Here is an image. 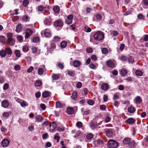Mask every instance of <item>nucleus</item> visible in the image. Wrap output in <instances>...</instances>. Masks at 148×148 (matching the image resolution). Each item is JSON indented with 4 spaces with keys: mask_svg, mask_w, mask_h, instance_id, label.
<instances>
[{
    "mask_svg": "<svg viewBox=\"0 0 148 148\" xmlns=\"http://www.w3.org/2000/svg\"><path fill=\"white\" fill-rule=\"evenodd\" d=\"M6 34L8 38L7 44L13 46L15 44V40L12 38V34L11 33H8Z\"/></svg>",
    "mask_w": 148,
    "mask_h": 148,
    "instance_id": "f257e3e1",
    "label": "nucleus"
},
{
    "mask_svg": "<svg viewBox=\"0 0 148 148\" xmlns=\"http://www.w3.org/2000/svg\"><path fill=\"white\" fill-rule=\"evenodd\" d=\"M108 148H116L118 146V143L116 141L110 140L108 143Z\"/></svg>",
    "mask_w": 148,
    "mask_h": 148,
    "instance_id": "f03ea898",
    "label": "nucleus"
},
{
    "mask_svg": "<svg viewBox=\"0 0 148 148\" xmlns=\"http://www.w3.org/2000/svg\"><path fill=\"white\" fill-rule=\"evenodd\" d=\"M94 37L96 40H101L104 38V35L103 33L98 32L94 34Z\"/></svg>",
    "mask_w": 148,
    "mask_h": 148,
    "instance_id": "7ed1b4c3",
    "label": "nucleus"
},
{
    "mask_svg": "<svg viewBox=\"0 0 148 148\" xmlns=\"http://www.w3.org/2000/svg\"><path fill=\"white\" fill-rule=\"evenodd\" d=\"M63 25L62 21L60 19L56 20L53 23V25L56 27H62Z\"/></svg>",
    "mask_w": 148,
    "mask_h": 148,
    "instance_id": "20e7f679",
    "label": "nucleus"
},
{
    "mask_svg": "<svg viewBox=\"0 0 148 148\" xmlns=\"http://www.w3.org/2000/svg\"><path fill=\"white\" fill-rule=\"evenodd\" d=\"M73 18V16L72 14H70L67 16V18L66 19L65 22L66 23L68 24H70L72 23V20Z\"/></svg>",
    "mask_w": 148,
    "mask_h": 148,
    "instance_id": "39448f33",
    "label": "nucleus"
},
{
    "mask_svg": "<svg viewBox=\"0 0 148 148\" xmlns=\"http://www.w3.org/2000/svg\"><path fill=\"white\" fill-rule=\"evenodd\" d=\"M106 135L108 137H111L113 134L112 130L110 129H106L105 130Z\"/></svg>",
    "mask_w": 148,
    "mask_h": 148,
    "instance_id": "423d86ee",
    "label": "nucleus"
},
{
    "mask_svg": "<svg viewBox=\"0 0 148 148\" xmlns=\"http://www.w3.org/2000/svg\"><path fill=\"white\" fill-rule=\"evenodd\" d=\"M33 33L32 31L30 29H26V35L25 36V38H27Z\"/></svg>",
    "mask_w": 148,
    "mask_h": 148,
    "instance_id": "0eeeda50",
    "label": "nucleus"
},
{
    "mask_svg": "<svg viewBox=\"0 0 148 148\" xmlns=\"http://www.w3.org/2000/svg\"><path fill=\"white\" fill-rule=\"evenodd\" d=\"M10 142L7 139H3L1 142V144L3 147H7L9 144Z\"/></svg>",
    "mask_w": 148,
    "mask_h": 148,
    "instance_id": "6e6552de",
    "label": "nucleus"
},
{
    "mask_svg": "<svg viewBox=\"0 0 148 148\" xmlns=\"http://www.w3.org/2000/svg\"><path fill=\"white\" fill-rule=\"evenodd\" d=\"M106 64L108 67L111 68H113L114 66V63L111 60L107 61Z\"/></svg>",
    "mask_w": 148,
    "mask_h": 148,
    "instance_id": "1a4fd4ad",
    "label": "nucleus"
},
{
    "mask_svg": "<svg viewBox=\"0 0 148 148\" xmlns=\"http://www.w3.org/2000/svg\"><path fill=\"white\" fill-rule=\"evenodd\" d=\"M49 127H52V128H51L49 129L50 131H53L55 128L57 127V125L54 121L50 123Z\"/></svg>",
    "mask_w": 148,
    "mask_h": 148,
    "instance_id": "9d476101",
    "label": "nucleus"
},
{
    "mask_svg": "<svg viewBox=\"0 0 148 148\" xmlns=\"http://www.w3.org/2000/svg\"><path fill=\"white\" fill-rule=\"evenodd\" d=\"M74 111L73 108L72 107H69L67 108L66 112L69 114H73Z\"/></svg>",
    "mask_w": 148,
    "mask_h": 148,
    "instance_id": "9b49d317",
    "label": "nucleus"
},
{
    "mask_svg": "<svg viewBox=\"0 0 148 148\" xmlns=\"http://www.w3.org/2000/svg\"><path fill=\"white\" fill-rule=\"evenodd\" d=\"M51 19L49 17L46 18L44 21V23L45 24L47 25H49L51 24Z\"/></svg>",
    "mask_w": 148,
    "mask_h": 148,
    "instance_id": "f8f14e48",
    "label": "nucleus"
},
{
    "mask_svg": "<svg viewBox=\"0 0 148 148\" xmlns=\"http://www.w3.org/2000/svg\"><path fill=\"white\" fill-rule=\"evenodd\" d=\"M101 88L102 90H107L109 89L108 85L106 83L104 84L101 85Z\"/></svg>",
    "mask_w": 148,
    "mask_h": 148,
    "instance_id": "ddd939ff",
    "label": "nucleus"
},
{
    "mask_svg": "<svg viewBox=\"0 0 148 148\" xmlns=\"http://www.w3.org/2000/svg\"><path fill=\"white\" fill-rule=\"evenodd\" d=\"M22 25L21 24H18L17 26L16 29V31L18 33H19L22 31Z\"/></svg>",
    "mask_w": 148,
    "mask_h": 148,
    "instance_id": "4468645a",
    "label": "nucleus"
},
{
    "mask_svg": "<svg viewBox=\"0 0 148 148\" xmlns=\"http://www.w3.org/2000/svg\"><path fill=\"white\" fill-rule=\"evenodd\" d=\"M81 65V62L78 60H75L73 62V66L74 67H77Z\"/></svg>",
    "mask_w": 148,
    "mask_h": 148,
    "instance_id": "2eb2a0df",
    "label": "nucleus"
},
{
    "mask_svg": "<svg viewBox=\"0 0 148 148\" xmlns=\"http://www.w3.org/2000/svg\"><path fill=\"white\" fill-rule=\"evenodd\" d=\"M44 34L45 36L48 37L50 36L51 33L49 29H45Z\"/></svg>",
    "mask_w": 148,
    "mask_h": 148,
    "instance_id": "dca6fc26",
    "label": "nucleus"
},
{
    "mask_svg": "<svg viewBox=\"0 0 148 148\" xmlns=\"http://www.w3.org/2000/svg\"><path fill=\"white\" fill-rule=\"evenodd\" d=\"M135 103L137 104H139L142 101V100L141 97L139 96L136 97L135 99Z\"/></svg>",
    "mask_w": 148,
    "mask_h": 148,
    "instance_id": "f3484780",
    "label": "nucleus"
},
{
    "mask_svg": "<svg viewBox=\"0 0 148 148\" xmlns=\"http://www.w3.org/2000/svg\"><path fill=\"white\" fill-rule=\"evenodd\" d=\"M134 119L132 118H129L126 120V123L129 124H130L135 123Z\"/></svg>",
    "mask_w": 148,
    "mask_h": 148,
    "instance_id": "a211bd4d",
    "label": "nucleus"
},
{
    "mask_svg": "<svg viewBox=\"0 0 148 148\" xmlns=\"http://www.w3.org/2000/svg\"><path fill=\"white\" fill-rule=\"evenodd\" d=\"M128 112L130 113H133L135 111V108L133 107H129L128 108Z\"/></svg>",
    "mask_w": 148,
    "mask_h": 148,
    "instance_id": "6ab92c4d",
    "label": "nucleus"
},
{
    "mask_svg": "<svg viewBox=\"0 0 148 148\" xmlns=\"http://www.w3.org/2000/svg\"><path fill=\"white\" fill-rule=\"evenodd\" d=\"M2 105L3 107L6 108L8 106L9 103L7 101L4 100L2 102Z\"/></svg>",
    "mask_w": 148,
    "mask_h": 148,
    "instance_id": "aec40b11",
    "label": "nucleus"
},
{
    "mask_svg": "<svg viewBox=\"0 0 148 148\" xmlns=\"http://www.w3.org/2000/svg\"><path fill=\"white\" fill-rule=\"evenodd\" d=\"M81 111L82 113L85 115H88L90 112V111L89 110H85L84 108H82V109Z\"/></svg>",
    "mask_w": 148,
    "mask_h": 148,
    "instance_id": "412c9836",
    "label": "nucleus"
},
{
    "mask_svg": "<svg viewBox=\"0 0 148 148\" xmlns=\"http://www.w3.org/2000/svg\"><path fill=\"white\" fill-rule=\"evenodd\" d=\"M49 95V92L45 91L42 94V96L43 98H45L47 97Z\"/></svg>",
    "mask_w": 148,
    "mask_h": 148,
    "instance_id": "4be33fe9",
    "label": "nucleus"
},
{
    "mask_svg": "<svg viewBox=\"0 0 148 148\" xmlns=\"http://www.w3.org/2000/svg\"><path fill=\"white\" fill-rule=\"evenodd\" d=\"M77 93L75 91L73 92L72 94L71 97L72 99L75 100L77 97Z\"/></svg>",
    "mask_w": 148,
    "mask_h": 148,
    "instance_id": "5701e85b",
    "label": "nucleus"
},
{
    "mask_svg": "<svg viewBox=\"0 0 148 148\" xmlns=\"http://www.w3.org/2000/svg\"><path fill=\"white\" fill-rule=\"evenodd\" d=\"M5 50L6 51V54L7 53L10 55H11L12 54V52L10 48L8 47L6 48H5Z\"/></svg>",
    "mask_w": 148,
    "mask_h": 148,
    "instance_id": "b1692460",
    "label": "nucleus"
},
{
    "mask_svg": "<svg viewBox=\"0 0 148 148\" xmlns=\"http://www.w3.org/2000/svg\"><path fill=\"white\" fill-rule=\"evenodd\" d=\"M130 139L129 138H126L124 139L123 141V143L125 144H129L130 141Z\"/></svg>",
    "mask_w": 148,
    "mask_h": 148,
    "instance_id": "393cba45",
    "label": "nucleus"
},
{
    "mask_svg": "<svg viewBox=\"0 0 148 148\" xmlns=\"http://www.w3.org/2000/svg\"><path fill=\"white\" fill-rule=\"evenodd\" d=\"M6 52L5 50H2L0 51V56L2 57H4L6 55Z\"/></svg>",
    "mask_w": 148,
    "mask_h": 148,
    "instance_id": "a878e982",
    "label": "nucleus"
},
{
    "mask_svg": "<svg viewBox=\"0 0 148 148\" xmlns=\"http://www.w3.org/2000/svg\"><path fill=\"white\" fill-rule=\"evenodd\" d=\"M36 120L38 122H41L43 119V118L40 115L37 116L36 118Z\"/></svg>",
    "mask_w": 148,
    "mask_h": 148,
    "instance_id": "bb28decb",
    "label": "nucleus"
},
{
    "mask_svg": "<svg viewBox=\"0 0 148 148\" xmlns=\"http://www.w3.org/2000/svg\"><path fill=\"white\" fill-rule=\"evenodd\" d=\"M127 71L124 69H122L120 71V74L122 76H124L126 75L127 73Z\"/></svg>",
    "mask_w": 148,
    "mask_h": 148,
    "instance_id": "cd10ccee",
    "label": "nucleus"
},
{
    "mask_svg": "<svg viewBox=\"0 0 148 148\" xmlns=\"http://www.w3.org/2000/svg\"><path fill=\"white\" fill-rule=\"evenodd\" d=\"M53 9L54 12L56 13H58L60 11V8L58 6H54Z\"/></svg>",
    "mask_w": 148,
    "mask_h": 148,
    "instance_id": "c85d7f7f",
    "label": "nucleus"
},
{
    "mask_svg": "<svg viewBox=\"0 0 148 148\" xmlns=\"http://www.w3.org/2000/svg\"><path fill=\"white\" fill-rule=\"evenodd\" d=\"M56 66L61 69H63L64 68V65L63 63L58 62V64H57Z\"/></svg>",
    "mask_w": 148,
    "mask_h": 148,
    "instance_id": "c756f323",
    "label": "nucleus"
},
{
    "mask_svg": "<svg viewBox=\"0 0 148 148\" xmlns=\"http://www.w3.org/2000/svg\"><path fill=\"white\" fill-rule=\"evenodd\" d=\"M20 104L21 106L23 107H24L27 106L28 105V103L25 101H23L22 102H21Z\"/></svg>",
    "mask_w": 148,
    "mask_h": 148,
    "instance_id": "7c9ffc66",
    "label": "nucleus"
},
{
    "mask_svg": "<svg viewBox=\"0 0 148 148\" xmlns=\"http://www.w3.org/2000/svg\"><path fill=\"white\" fill-rule=\"evenodd\" d=\"M65 129L64 127H57L56 130L60 132H63Z\"/></svg>",
    "mask_w": 148,
    "mask_h": 148,
    "instance_id": "2f4dec72",
    "label": "nucleus"
},
{
    "mask_svg": "<svg viewBox=\"0 0 148 148\" xmlns=\"http://www.w3.org/2000/svg\"><path fill=\"white\" fill-rule=\"evenodd\" d=\"M66 42L64 41L62 42L60 44L61 47L63 48L65 47L66 46Z\"/></svg>",
    "mask_w": 148,
    "mask_h": 148,
    "instance_id": "473e14b6",
    "label": "nucleus"
},
{
    "mask_svg": "<svg viewBox=\"0 0 148 148\" xmlns=\"http://www.w3.org/2000/svg\"><path fill=\"white\" fill-rule=\"evenodd\" d=\"M14 53L16 57L19 58L20 56V52L19 50H16L15 51Z\"/></svg>",
    "mask_w": 148,
    "mask_h": 148,
    "instance_id": "72a5a7b5",
    "label": "nucleus"
},
{
    "mask_svg": "<svg viewBox=\"0 0 148 148\" xmlns=\"http://www.w3.org/2000/svg\"><path fill=\"white\" fill-rule=\"evenodd\" d=\"M135 74L137 76H141L143 75V73L140 71L136 70L135 72Z\"/></svg>",
    "mask_w": 148,
    "mask_h": 148,
    "instance_id": "f704fd0d",
    "label": "nucleus"
},
{
    "mask_svg": "<svg viewBox=\"0 0 148 148\" xmlns=\"http://www.w3.org/2000/svg\"><path fill=\"white\" fill-rule=\"evenodd\" d=\"M56 107L57 108H60L62 107V105L60 102L58 101L56 103Z\"/></svg>",
    "mask_w": 148,
    "mask_h": 148,
    "instance_id": "c9c22d12",
    "label": "nucleus"
},
{
    "mask_svg": "<svg viewBox=\"0 0 148 148\" xmlns=\"http://www.w3.org/2000/svg\"><path fill=\"white\" fill-rule=\"evenodd\" d=\"M56 48V46L54 42H51V47L50 49L51 50H53Z\"/></svg>",
    "mask_w": 148,
    "mask_h": 148,
    "instance_id": "e433bc0d",
    "label": "nucleus"
},
{
    "mask_svg": "<svg viewBox=\"0 0 148 148\" xmlns=\"http://www.w3.org/2000/svg\"><path fill=\"white\" fill-rule=\"evenodd\" d=\"M101 52L103 54H106L108 52L107 49L106 48H104L101 50Z\"/></svg>",
    "mask_w": 148,
    "mask_h": 148,
    "instance_id": "4c0bfd02",
    "label": "nucleus"
},
{
    "mask_svg": "<svg viewBox=\"0 0 148 148\" xmlns=\"http://www.w3.org/2000/svg\"><path fill=\"white\" fill-rule=\"evenodd\" d=\"M52 78L53 79L57 80L60 78L59 75L54 74L52 76Z\"/></svg>",
    "mask_w": 148,
    "mask_h": 148,
    "instance_id": "58836bf2",
    "label": "nucleus"
},
{
    "mask_svg": "<svg viewBox=\"0 0 148 148\" xmlns=\"http://www.w3.org/2000/svg\"><path fill=\"white\" fill-rule=\"evenodd\" d=\"M39 38L35 37L33 38L32 41L36 43L39 42Z\"/></svg>",
    "mask_w": 148,
    "mask_h": 148,
    "instance_id": "ea45409f",
    "label": "nucleus"
},
{
    "mask_svg": "<svg viewBox=\"0 0 148 148\" xmlns=\"http://www.w3.org/2000/svg\"><path fill=\"white\" fill-rule=\"evenodd\" d=\"M29 2L28 0H24L23 2V5L25 7H27L29 4Z\"/></svg>",
    "mask_w": 148,
    "mask_h": 148,
    "instance_id": "a19ab883",
    "label": "nucleus"
},
{
    "mask_svg": "<svg viewBox=\"0 0 148 148\" xmlns=\"http://www.w3.org/2000/svg\"><path fill=\"white\" fill-rule=\"evenodd\" d=\"M42 84V82L39 80L37 81L35 83V85L36 86H40Z\"/></svg>",
    "mask_w": 148,
    "mask_h": 148,
    "instance_id": "79ce46f5",
    "label": "nucleus"
},
{
    "mask_svg": "<svg viewBox=\"0 0 148 148\" xmlns=\"http://www.w3.org/2000/svg\"><path fill=\"white\" fill-rule=\"evenodd\" d=\"M88 104L90 106L93 105L95 103L94 101L92 99H90L87 101Z\"/></svg>",
    "mask_w": 148,
    "mask_h": 148,
    "instance_id": "37998d69",
    "label": "nucleus"
},
{
    "mask_svg": "<svg viewBox=\"0 0 148 148\" xmlns=\"http://www.w3.org/2000/svg\"><path fill=\"white\" fill-rule=\"evenodd\" d=\"M68 74L71 76H74L75 75V73L74 71H69L68 72Z\"/></svg>",
    "mask_w": 148,
    "mask_h": 148,
    "instance_id": "c03bdc74",
    "label": "nucleus"
},
{
    "mask_svg": "<svg viewBox=\"0 0 148 148\" xmlns=\"http://www.w3.org/2000/svg\"><path fill=\"white\" fill-rule=\"evenodd\" d=\"M96 18L97 20L98 21H100L102 18V16L100 14H97L96 15Z\"/></svg>",
    "mask_w": 148,
    "mask_h": 148,
    "instance_id": "a18cd8bd",
    "label": "nucleus"
},
{
    "mask_svg": "<svg viewBox=\"0 0 148 148\" xmlns=\"http://www.w3.org/2000/svg\"><path fill=\"white\" fill-rule=\"evenodd\" d=\"M128 61L129 63H132L134 61L133 57L132 56H130L128 59Z\"/></svg>",
    "mask_w": 148,
    "mask_h": 148,
    "instance_id": "49530a36",
    "label": "nucleus"
},
{
    "mask_svg": "<svg viewBox=\"0 0 148 148\" xmlns=\"http://www.w3.org/2000/svg\"><path fill=\"white\" fill-rule=\"evenodd\" d=\"M135 142L134 140H132L130 141V143L129 144V145H130L131 147H134L135 145Z\"/></svg>",
    "mask_w": 148,
    "mask_h": 148,
    "instance_id": "de8ad7c7",
    "label": "nucleus"
},
{
    "mask_svg": "<svg viewBox=\"0 0 148 148\" xmlns=\"http://www.w3.org/2000/svg\"><path fill=\"white\" fill-rule=\"evenodd\" d=\"M43 70L42 68H40L38 70V73L39 75H42L43 74Z\"/></svg>",
    "mask_w": 148,
    "mask_h": 148,
    "instance_id": "09e8293b",
    "label": "nucleus"
},
{
    "mask_svg": "<svg viewBox=\"0 0 148 148\" xmlns=\"http://www.w3.org/2000/svg\"><path fill=\"white\" fill-rule=\"evenodd\" d=\"M82 123L81 122L78 121L76 123V126L77 127L80 128L82 126Z\"/></svg>",
    "mask_w": 148,
    "mask_h": 148,
    "instance_id": "8fccbe9b",
    "label": "nucleus"
},
{
    "mask_svg": "<svg viewBox=\"0 0 148 148\" xmlns=\"http://www.w3.org/2000/svg\"><path fill=\"white\" fill-rule=\"evenodd\" d=\"M29 16L27 15H24L23 17V19L25 21H27L28 20Z\"/></svg>",
    "mask_w": 148,
    "mask_h": 148,
    "instance_id": "3c124183",
    "label": "nucleus"
},
{
    "mask_svg": "<svg viewBox=\"0 0 148 148\" xmlns=\"http://www.w3.org/2000/svg\"><path fill=\"white\" fill-rule=\"evenodd\" d=\"M14 68L16 71H18L20 69V66L19 65H16L14 66Z\"/></svg>",
    "mask_w": 148,
    "mask_h": 148,
    "instance_id": "603ef678",
    "label": "nucleus"
},
{
    "mask_svg": "<svg viewBox=\"0 0 148 148\" xmlns=\"http://www.w3.org/2000/svg\"><path fill=\"white\" fill-rule=\"evenodd\" d=\"M98 126V124L97 123L96 124H93L91 126V127L93 129H94L95 128H96Z\"/></svg>",
    "mask_w": 148,
    "mask_h": 148,
    "instance_id": "864d4df0",
    "label": "nucleus"
},
{
    "mask_svg": "<svg viewBox=\"0 0 148 148\" xmlns=\"http://www.w3.org/2000/svg\"><path fill=\"white\" fill-rule=\"evenodd\" d=\"M106 105H102L100 106V108L101 110H105L106 109Z\"/></svg>",
    "mask_w": 148,
    "mask_h": 148,
    "instance_id": "5fc2aeb1",
    "label": "nucleus"
},
{
    "mask_svg": "<svg viewBox=\"0 0 148 148\" xmlns=\"http://www.w3.org/2000/svg\"><path fill=\"white\" fill-rule=\"evenodd\" d=\"M17 39L18 41L20 42H22L23 41L22 38L20 36H17Z\"/></svg>",
    "mask_w": 148,
    "mask_h": 148,
    "instance_id": "6e6d98bb",
    "label": "nucleus"
},
{
    "mask_svg": "<svg viewBox=\"0 0 148 148\" xmlns=\"http://www.w3.org/2000/svg\"><path fill=\"white\" fill-rule=\"evenodd\" d=\"M92 137V135L91 134H88L86 136V138L88 140L91 139Z\"/></svg>",
    "mask_w": 148,
    "mask_h": 148,
    "instance_id": "4d7b16f0",
    "label": "nucleus"
},
{
    "mask_svg": "<svg viewBox=\"0 0 148 148\" xmlns=\"http://www.w3.org/2000/svg\"><path fill=\"white\" fill-rule=\"evenodd\" d=\"M91 58L92 60L94 61H95L97 60L96 56L95 55H94L91 56Z\"/></svg>",
    "mask_w": 148,
    "mask_h": 148,
    "instance_id": "13d9d810",
    "label": "nucleus"
},
{
    "mask_svg": "<svg viewBox=\"0 0 148 148\" xmlns=\"http://www.w3.org/2000/svg\"><path fill=\"white\" fill-rule=\"evenodd\" d=\"M119 98V96L116 93L114 94L113 97V99L114 100H116L118 99Z\"/></svg>",
    "mask_w": 148,
    "mask_h": 148,
    "instance_id": "bf43d9fd",
    "label": "nucleus"
},
{
    "mask_svg": "<svg viewBox=\"0 0 148 148\" xmlns=\"http://www.w3.org/2000/svg\"><path fill=\"white\" fill-rule=\"evenodd\" d=\"M29 49L28 48L27 46H24L23 47V50L24 52H27Z\"/></svg>",
    "mask_w": 148,
    "mask_h": 148,
    "instance_id": "052dcab7",
    "label": "nucleus"
},
{
    "mask_svg": "<svg viewBox=\"0 0 148 148\" xmlns=\"http://www.w3.org/2000/svg\"><path fill=\"white\" fill-rule=\"evenodd\" d=\"M82 86V84L80 82H78L77 85V87L78 88H80Z\"/></svg>",
    "mask_w": 148,
    "mask_h": 148,
    "instance_id": "680f3d73",
    "label": "nucleus"
},
{
    "mask_svg": "<svg viewBox=\"0 0 148 148\" xmlns=\"http://www.w3.org/2000/svg\"><path fill=\"white\" fill-rule=\"evenodd\" d=\"M81 134V132L80 131H78L76 133L75 135L74 136V138H77V137L79 136Z\"/></svg>",
    "mask_w": 148,
    "mask_h": 148,
    "instance_id": "e2e57ef3",
    "label": "nucleus"
},
{
    "mask_svg": "<svg viewBox=\"0 0 148 148\" xmlns=\"http://www.w3.org/2000/svg\"><path fill=\"white\" fill-rule=\"evenodd\" d=\"M89 67L90 68L94 69L95 68V66L93 64L91 63L89 65Z\"/></svg>",
    "mask_w": 148,
    "mask_h": 148,
    "instance_id": "0e129e2a",
    "label": "nucleus"
},
{
    "mask_svg": "<svg viewBox=\"0 0 148 148\" xmlns=\"http://www.w3.org/2000/svg\"><path fill=\"white\" fill-rule=\"evenodd\" d=\"M112 34L114 36H117L118 34V32L116 31H113L112 32Z\"/></svg>",
    "mask_w": 148,
    "mask_h": 148,
    "instance_id": "69168bd1",
    "label": "nucleus"
},
{
    "mask_svg": "<svg viewBox=\"0 0 148 148\" xmlns=\"http://www.w3.org/2000/svg\"><path fill=\"white\" fill-rule=\"evenodd\" d=\"M127 59L126 56H122L121 58V59L122 61H125Z\"/></svg>",
    "mask_w": 148,
    "mask_h": 148,
    "instance_id": "338daca9",
    "label": "nucleus"
},
{
    "mask_svg": "<svg viewBox=\"0 0 148 148\" xmlns=\"http://www.w3.org/2000/svg\"><path fill=\"white\" fill-rule=\"evenodd\" d=\"M143 40L145 41H148V35H145Z\"/></svg>",
    "mask_w": 148,
    "mask_h": 148,
    "instance_id": "774afa93",
    "label": "nucleus"
}]
</instances>
